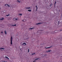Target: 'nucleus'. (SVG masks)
<instances>
[{
    "label": "nucleus",
    "mask_w": 62,
    "mask_h": 62,
    "mask_svg": "<svg viewBox=\"0 0 62 62\" xmlns=\"http://www.w3.org/2000/svg\"><path fill=\"white\" fill-rule=\"evenodd\" d=\"M12 37H11V45L12 44Z\"/></svg>",
    "instance_id": "obj_1"
},
{
    "label": "nucleus",
    "mask_w": 62,
    "mask_h": 62,
    "mask_svg": "<svg viewBox=\"0 0 62 62\" xmlns=\"http://www.w3.org/2000/svg\"><path fill=\"white\" fill-rule=\"evenodd\" d=\"M25 8H26V9H29L30 8V7H26Z\"/></svg>",
    "instance_id": "obj_2"
},
{
    "label": "nucleus",
    "mask_w": 62,
    "mask_h": 62,
    "mask_svg": "<svg viewBox=\"0 0 62 62\" xmlns=\"http://www.w3.org/2000/svg\"><path fill=\"white\" fill-rule=\"evenodd\" d=\"M5 58H7V59H8V60H9V58H8V57L7 56H5Z\"/></svg>",
    "instance_id": "obj_3"
},
{
    "label": "nucleus",
    "mask_w": 62,
    "mask_h": 62,
    "mask_svg": "<svg viewBox=\"0 0 62 62\" xmlns=\"http://www.w3.org/2000/svg\"><path fill=\"white\" fill-rule=\"evenodd\" d=\"M5 48H0V50H4Z\"/></svg>",
    "instance_id": "obj_4"
},
{
    "label": "nucleus",
    "mask_w": 62,
    "mask_h": 62,
    "mask_svg": "<svg viewBox=\"0 0 62 62\" xmlns=\"http://www.w3.org/2000/svg\"><path fill=\"white\" fill-rule=\"evenodd\" d=\"M24 45H26V44L25 43H23V44H22V45H24Z\"/></svg>",
    "instance_id": "obj_5"
},
{
    "label": "nucleus",
    "mask_w": 62,
    "mask_h": 62,
    "mask_svg": "<svg viewBox=\"0 0 62 62\" xmlns=\"http://www.w3.org/2000/svg\"><path fill=\"white\" fill-rule=\"evenodd\" d=\"M4 20V18H2L0 19V20Z\"/></svg>",
    "instance_id": "obj_6"
},
{
    "label": "nucleus",
    "mask_w": 62,
    "mask_h": 62,
    "mask_svg": "<svg viewBox=\"0 0 62 62\" xmlns=\"http://www.w3.org/2000/svg\"><path fill=\"white\" fill-rule=\"evenodd\" d=\"M28 11H29V12H31V10L29 9V10H28Z\"/></svg>",
    "instance_id": "obj_7"
},
{
    "label": "nucleus",
    "mask_w": 62,
    "mask_h": 62,
    "mask_svg": "<svg viewBox=\"0 0 62 62\" xmlns=\"http://www.w3.org/2000/svg\"><path fill=\"white\" fill-rule=\"evenodd\" d=\"M4 33H5V34L6 35V34H7V32H6V31H4Z\"/></svg>",
    "instance_id": "obj_8"
},
{
    "label": "nucleus",
    "mask_w": 62,
    "mask_h": 62,
    "mask_svg": "<svg viewBox=\"0 0 62 62\" xmlns=\"http://www.w3.org/2000/svg\"><path fill=\"white\" fill-rule=\"evenodd\" d=\"M41 23H37L36 24H41Z\"/></svg>",
    "instance_id": "obj_9"
},
{
    "label": "nucleus",
    "mask_w": 62,
    "mask_h": 62,
    "mask_svg": "<svg viewBox=\"0 0 62 62\" xmlns=\"http://www.w3.org/2000/svg\"><path fill=\"white\" fill-rule=\"evenodd\" d=\"M34 28H30L29 29H33Z\"/></svg>",
    "instance_id": "obj_10"
},
{
    "label": "nucleus",
    "mask_w": 62,
    "mask_h": 62,
    "mask_svg": "<svg viewBox=\"0 0 62 62\" xmlns=\"http://www.w3.org/2000/svg\"><path fill=\"white\" fill-rule=\"evenodd\" d=\"M35 54V53H33L31 55H34V54Z\"/></svg>",
    "instance_id": "obj_11"
},
{
    "label": "nucleus",
    "mask_w": 62,
    "mask_h": 62,
    "mask_svg": "<svg viewBox=\"0 0 62 62\" xmlns=\"http://www.w3.org/2000/svg\"><path fill=\"white\" fill-rule=\"evenodd\" d=\"M8 4H6L5 5V7H7V6Z\"/></svg>",
    "instance_id": "obj_12"
},
{
    "label": "nucleus",
    "mask_w": 62,
    "mask_h": 62,
    "mask_svg": "<svg viewBox=\"0 0 62 62\" xmlns=\"http://www.w3.org/2000/svg\"><path fill=\"white\" fill-rule=\"evenodd\" d=\"M17 1L18 2H19V3H20L21 2V1L18 0H17Z\"/></svg>",
    "instance_id": "obj_13"
},
{
    "label": "nucleus",
    "mask_w": 62,
    "mask_h": 62,
    "mask_svg": "<svg viewBox=\"0 0 62 62\" xmlns=\"http://www.w3.org/2000/svg\"><path fill=\"white\" fill-rule=\"evenodd\" d=\"M52 6V4H51L50 5V7H51Z\"/></svg>",
    "instance_id": "obj_14"
},
{
    "label": "nucleus",
    "mask_w": 62,
    "mask_h": 62,
    "mask_svg": "<svg viewBox=\"0 0 62 62\" xmlns=\"http://www.w3.org/2000/svg\"><path fill=\"white\" fill-rule=\"evenodd\" d=\"M10 16V15H9V14H8V15H7L6 16Z\"/></svg>",
    "instance_id": "obj_15"
},
{
    "label": "nucleus",
    "mask_w": 62,
    "mask_h": 62,
    "mask_svg": "<svg viewBox=\"0 0 62 62\" xmlns=\"http://www.w3.org/2000/svg\"><path fill=\"white\" fill-rule=\"evenodd\" d=\"M38 59H39V58H37V59H35V60H38Z\"/></svg>",
    "instance_id": "obj_16"
},
{
    "label": "nucleus",
    "mask_w": 62,
    "mask_h": 62,
    "mask_svg": "<svg viewBox=\"0 0 62 62\" xmlns=\"http://www.w3.org/2000/svg\"><path fill=\"white\" fill-rule=\"evenodd\" d=\"M16 26V24H15L14 25V26Z\"/></svg>",
    "instance_id": "obj_17"
},
{
    "label": "nucleus",
    "mask_w": 62,
    "mask_h": 62,
    "mask_svg": "<svg viewBox=\"0 0 62 62\" xmlns=\"http://www.w3.org/2000/svg\"><path fill=\"white\" fill-rule=\"evenodd\" d=\"M19 15H22V14H19Z\"/></svg>",
    "instance_id": "obj_18"
},
{
    "label": "nucleus",
    "mask_w": 62,
    "mask_h": 62,
    "mask_svg": "<svg viewBox=\"0 0 62 62\" xmlns=\"http://www.w3.org/2000/svg\"><path fill=\"white\" fill-rule=\"evenodd\" d=\"M36 8H37V9H38V7H37V6H36Z\"/></svg>",
    "instance_id": "obj_19"
},
{
    "label": "nucleus",
    "mask_w": 62,
    "mask_h": 62,
    "mask_svg": "<svg viewBox=\"0 0 62 62\" xmlns=\"http://www.w3.org/2000/svg\"><path fill=\"white\" fill-rule=\"evenodd\" d=\"M28 53H29V49H28Z\"/></svg>",
    "instance_id": "obj_20"
},
{
    "label": "nucleus",
    "mask_w": 62,
    "mask_h": 62,
    "mask_svg": "<svg viewBox=\"0 0 62 62\" xmlns=\"http://www.w3.org/2000/svg\"><path fill=\"white\" fill-rule=\"evenodd\" d=\"M51 50H49L48 51V52H51Z\"/></svg>",
    "instance_id": "obj_21"
},
{
    "label": "nucleus",
    "mask_w": 62,
    "mask_h": 62,
    "mask_svg": "<svg viewBox=\"0 0 62 62\" xmlns=\"http://www.w3.org/2000/svg\"><path fill=\"white\" fill-rule=\"evenodd\" d=\"M7 6H8V7H10V6H9V5H8V4H7Z\"/></svg>",
    "instance_id": "obj_22"
},
{
    "label": "nucleus",
    "mask_w": 62,
    "mask_h": 62,
    "mask_svg": "<svg viewBox=\"0 0 62 62\" xmlns=\"http://www.w3.org/2000/svg\"><path fill=\"white\" fill-rule=\"evenodd\" d=\"M15 20H17L18 18H15Z\"/></svg>",
    "instance_id": "obj_23"
},
{
    "label": "nucleus",
    "mask_w": 62,
    "mask_h": 62,
    "mask_svg": "<svg viewBox=\"0 0 62 62\" xmlns=\"http://www.w3.org/2000/svg\"><path fill=\"white\" fill-rule=\"evenodd\" d=\"M51 48V46H50L48 47V48Z\"/></svg>",
    "instance_id": "obj_24"
},
{
    "label": "nucleus",
    "mask_w": 62,
    "mask_h": 62,
    "mask_svg": "<svg viewBox=\"0 0 62 62\" xmlns=\"http://www.w3.org/2000/svg\"><path fill=\"white\" fill-rule=\"evenodd\" d=\"M48 47H45V48H46V49H47V48H48Z\"/></svg>",
    "instance_id": "obj_25"
},
{
    "label": "nucleus",
    "mask_w": 62,
    "mask_h": 62,
    "mask_svg": "<svg viewBox=\"0 0 62 62\" xmlns=\"http://www.w3.org/2000/svg\"><path fill=\"white\" fill-rule=\"evenodd\" d=\"M12 26H14V25H12Z\"/></svg>",
    "instance_id": "obj_26"
},
{
    "label": "nucleus",
    "mask_w": 62,
    "mask_h": 62,
    "mask_svg": "<svg viewBox=\"0 0 62 62\" xmlns=\"http://www.w3.org/2000/svg\"><path fill=\"white\" fill-rule=\"evenodd\" d=\"M62 31V30H60V31Z\"/></svg>",
    "instance_id": "obj_27"
},
{
    "label": "nucleus",
    "mask_w": 62,
    "mask_h": 62,
    "mask_svg": "<svg viewBox=\"0 0 62 62\" xmlns=\"http://www.w3.org/2000/svg\"><path fill=\"white\" fill-rule=\"evenodd\" d=\"M6 62L4 61H3V62Z\"/></svg>",
    "instance_id": "obj_28"
},
{
    "label": "nucleus",
    "mask_w": 62,
    "mask_h": 62,
    "mask_svg": "<svg viewBox=\"0 0 62 62\" xmlns=\"http://www.w3.org/2000/svg\"><path fill=\"white\" fill-rule=\"evenodd\" d=\"M35 61H33V62H35Z\"/></svg>",
    "instance_id": "obj_29"
},
{
    "label": "nucleus",
    "mask_w": 62,
    "mask_h": 62,
    "mask_svg": "<svg viewBox=\"0 0 62 62\" xmlns=\"http://www.w3.org/2000/svg\"><path fill=\"white\" fill-rule=\"evenodd\" d=\"M56 3V2H55V5H55V4Z\"/></svg>",
    "instance_id": "obj_30"
},
{
    "label": "nucleus",
    "mask_w": 62,
    "mask_h": 62,
    "mask_svg": "<svg viewBox=\"0 0 62 62\" xmlns=\"http://www.w3.org/2000/svg\"><path fill=\"white\" fill-rule=\"evenodd\" d=\"M59 23V21H58V23Z\"/></svg>",
    "instance_id": "obj_31"
},
{
    "label": "nucleus",
    "mask_w": 62,
    "mask_h": 62,
    "mask_svg": "<svg viewBox=\"0 0 62 62\" xmlns=\"http://www.w3.org/2000/svg\"><path fill=\"white\" fill-rule=\"evenodd\" d=\"M1 33H3V32H1Z\"/></svg>",
    "instance_id": "obj_32"
},
{
    "label": "nucleus",
    "mask_w": 62,
    "mask_h": 62,
    "mask_svg": "<svg viewBox=\"0 0 62 62\" xmlns=\"http://www.w3.org/2000/svg\"><path fill=\"white\" fill-rule=\"evenodd\" d=\"M46 52L47 53L48 52V51H47Z\"/></svg>",
    "instance_id": "obj_33"
},
{
    "label": "nucleus",
    "mask_w": 62,
    "mask_h": 62,
    "mask_svg": "<svg viewBox=\"0 0 62 62\" xmlns=\"http://www.w3.org/2000/svg\"><path fill=\"white\" fill-rule=\"evenodd\" d=\"M37 9H36V10L37 11Z\"/></svg>",
    "instance_id": "obj_34"
},
{
    "label": "nucleus",
    "mask_w": 62,
    "mask_h": 62,
    "mask_svg": "<svg viewBox=\"0 0 62 62\" xmlns=\"http://www.w3.org/2000/svg\"><path fill=\"white\" fill-rule=\"evenodd\" d=\"M22 21H23V20H22Z\"/></svg>",
    "instance_id": "obj_35"
},
{
    "label": "nucleus",
    "mask_w": 62,
    "mask_h": 62,
    "mask_svg": "<svg viewBox=\"0 0 62 62\" xmlns=\"http://www.w3.org/2000/svg\"><path fill=\"white\" fill-rule=\"evenodd\" d=\"M46 34H47V33H46Z\"/></svg>",
    "instance_id": "obj_36"
}]
</instances>
